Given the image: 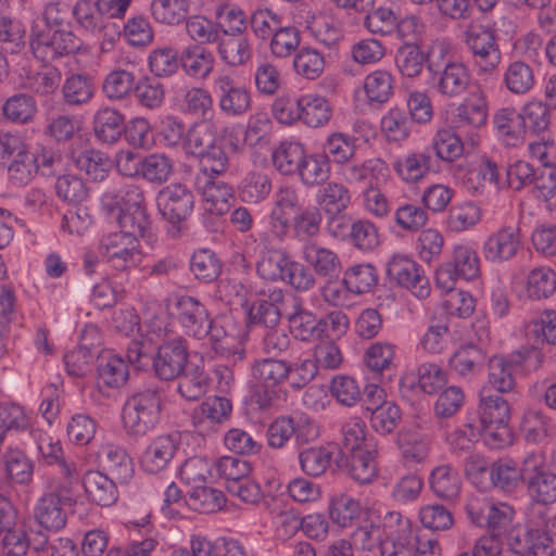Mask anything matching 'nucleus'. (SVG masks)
Here are the masks:
<instances>
[{"label":"nucleus","instance_id":"9","mask_svg":"<svg viewBox=\"0 0 556 556\" xmlns=\"http://www.w3.org/2000/svg\"><path fill=\"white\" fill-rule=\"evenodd\" d=\"M208 339L212 351L225 358L242 361L245 357V350L240 341L235 325L226 317H214L208 325Z\"/></svg>","mask_w":556,"mask_h":556},{"label":"nucleus","instance_id":"40","mask_svg":"<svg viewBox=\"0 0 556 556\" xmlns=\"http://www.w3.org/2000/svg\"><path fill=\"white\" fill-rule=\"evenodd\" d=\"M378 282V273L371 264H356L344 271L341 283L355 294L369 292Z\"/></svg>","mask_w":556,"mask_h":556},{"label":"nucleus","instance_id":"31","mask_svg":"<svg viewBox=\"0 0 556 556\" xmlns=\"http://www.w3.org/2000/svg\"><path fill=\"white\" fill-rule=\"evenodd\" d=\"M364 523L353 531L352 544L362 551L372 552L377 547L381 551L386 535L381 529V518L375 511L366 510Z\"/></svg>","mask_w":556,"mask_h":556},{"label":"nucleus","instance_id":"36","mask_svg":"<svg viewBox=\"0 0 556 556\" xmlns=\"http://www.w3.org/2000/svg\"><path fill=\"white\" fill-rule=\"evenodd\" d=\"M395 65L400 73L408 78H415L422 73L425 65L433 61L430 53H424L419 45H402L395 53Z\"/></svg>","mask_w":556,"mask_h":556},{"label":"nucleus","instance_id":"48","mask_svg":"<svg viewBox=\"0 0 556 556\" xmlns=\"http://www.w3.org/2000/svg\"><path fill=\"white\" fill-rule=\"evenodd\" d=\"M150 72L155 78L174 76L181 63V56L173 47H162L152 50L148 58Z\"/></svg>","mask_w":556,"mask_h":556},{"label":"nucleus","instance_id":"19","mask_svg":"<svg viewBox=\"0 0 556 556\" xmlns=\"http://www.w3.org/2000/svg\"><path fill=\"white\" fill-rule=\"evenodd\" d=\"M520 245V232L517 227H503L492 233L483 245L484 257L494 263L510 260Z\"/></svg>","mask_w":556,"mask_h":556},{"label":"nucleus","instance_id":"39","mask_svg":"<svg viewBox=\"0 0 556 556\" xmlns=\"http://www.w3.org/2000/svg\"><path fill=\"white\" fill-rule=\"evenodd\" d=\"M485 361L483 351L475 344L459 346L450 358L451 368L459 376L470 378L480 371Z\"/></svg>","mask_w":556,"mask_h":556},{"label":"nucleus","instance_id":"8","mask_svg":"<svg viewBox=\"0 0 556 556\" xmlns=\"http://www.w3.org/2000/svg\"><path fill=\"white\" fill-rule=\"evenodd\" d=\"M213 88L218 109L225 116L237 118L251 110L252 97L250 90L230 76L223 75L216 78Z\"/></svg>","mask_w":556,"mask_h":556},{"label":"nucleus","instance_id":"38","mask_svg":"<svg viewBox=\"0 0 556 556\" xmlns=\"http://www.w3.org/2000/svg\"><path fill=\"white\" fill-rule=\"evenodd\" d=\"M459 473L451 465L435 467L430 475V488L439 498L453 501L460 492Z\"/></svg>","mask_w":556,"mask_h":556},{"label":"nucleus","instance_id":"27","mask_svg":"<svg viewBox=\"0 0 556 556\" xmlns=\"http://www.w3.org/2000/svg\"><path fill=\"white\" fill-rule=\"evenodd\" d=\"M509 419L508 401L498 393H492L489 388H483L480 392L477 425L503 424L508 422Z\"/></svg>","mask_w":556,"mask_h":556},{"label":"nucleus","instance_id":"2","mask_svg":"<svg viewBox=\"0 0 556 556\" xmlns=\"http://www.w3.org/2000/svg\"><path fill=\"white\" fill-rule=\"evenodd\" d=\"M532 516L526 525L514 526L508 532L507 544L511 552L520 556H544L552 546L549 517L546 509H531Z\"/></svg>","mask_w":556,"mask_h":556},{"label":"nucleus","instance_id":"14","mask_svg":"<svg viewBox=\"0 0 556 556\" xmlns=\"http://www.w3.org/2000/svg\"><path fill=\"white\" fill-rule=\"evenodd\" d=\"M387 275L390 280L412 290L418 298H426L430 293L428 279L419 270L418 264L406 255H393L387 264Z\"/></svg>","mask_w":556,"mask_h":556},{"label":"nucleus","instance_id":"47","mask_svg":"<svg viewBox=\"0 0 556 556\" xmlns=\"http://www.w3.org/2000/svg\"><path fill=\"white\" fill-rule=\"evenodd\" d=\"M226 503L224 493L205 484L192 486L187 500L188 506L201 514L220 510Z\"/></svg>","mask_w":556,"mask_h":556},{"label":"nucleus","instance_id":"30","mask_svg":"<svg viewBox=\"0 0 556 556\" xmlns=\"http://www.w3.org/2000/svg\"><path fill=\"white\" fill-rule=\"evenodd\" d=\"M289 327L294 338L302 341L320 339L325 334V323L301 304H295L289 316Z\"/></svg>","mask_w":556,"mask_h":556},{"label":"nucleus","instance_id":"49","mask_svg":"<svg viewBox=\"0 0 556 556\" xmlns=\"http://www.w3.org/2000/svg\"><path fill=\"white\" fill-rule=\"evenodd\" d=\"M556 291V273L549 267H536L530 270L526 282L529 299H547Z\"/></svg>","mask_w":556,"mask_h":556},{"label":"nucleus","instance_id":"60","mask_svg":"<svg viewBox=\"0 0 556 556\" xmlns=\"http://www.w3.org/2000/svg\"><path fill=\"white\" fill-rule=\"evenodd\" d=\"M217 177L213 176V178L206 179L202 194L205 201L211 203L208 211L222 215L229 206V199L233 198V188Z\"/></svg>","mask_w":556,"mask_h":556},{"label":"nucleus","instance_id":"59","mask_svg":"<svg viewBox=\"0 0 556 556\" xmlns=\"http://www.w3.org/2000/svg\"><path fill=\"white\" fill-rule=\"evenodd\" d=\"M549 106L547 103L529 102L520 111L525 121L526 136H540L548 130L551 124Z\"/></svg>","mask_w":556,"mask_h":556},{"label":"nucleus","instance_id":"35","mask_svg":"<svg viewBox=\"0 0 556 556\" xmlns=\"http://www.w3.org/2000/svg\"><path fill=\"white\" fill-rule=\"evenodd\" d=\"M306 154L303 144L294 141H282L271 153L274 167L285 176L296 174Z\"/></svg>","mask_w":556,"mask_h":556},{"label":"nucleus","instance_id":"52","mask_svg":"<svg viewBox=\"0 0 556 556\" xmlns=\"http://www.w3.org/2000/svg\"><path fill=\"white\" fill-rule=\"evenodd\" d=\"M141 178L153 185H163L174 173L173 160L164 153H151L142 159Z\"/></svg>","mask_w":556,"mask_h":556},{"label":"nucleus","instance_id":"57","mask_svg":"<svg viewBox=\"0 0 556 556\" xmlns=\"http://www.w3.org/2000/svg\"><path fill=\"white\" fill-rule=\"evenodd\" d=\"M366 409L371 413V427L382 435L392 433L402 419L401 408L393 402L380 406H366Z\"/></svg>","mask_w":556,"mask_h":556},{"label":"nucleus","instance_id":"37","mask_svg":"<svg viewBox=\"0 0 556 556\" xmlns=\"http://www.w3.org/2000/svg\"><path fill=\"white\" fill-rule=\"evenodd\" d=\"M295 175L306 187L324 185L330 176L328 156L323 153H306Z\"/></svg>","mask_w":556,"mask_h":556},{"label":"nucleus","instance_id":"42","mask_svg":"<svg viewBox=\"0 0 556 556\" xmlns=\"http://www.w3.org/2000/svg\"><path fill=\"white\" fill-rule=\"evenodd\" d=\"M522 431L529 443L540 444L556 435V425L543 413L530 410L525 416Z\"/></svg>","mask_w":556,"mask_h":556},{"label":"nucleus","instance_id":"4","mask_svg":"<svg viewBox=\"0 0 556 556\" xmlns=\"http://www.w3.org/2000/svg\"><path fill=\"white\" fill-rule=\"evenodd\" d=\"M29 45L37 60L49 62L78 52L83 41L72 30L33 25Z\"/></svg>","mask_w":556,"mask_h":556},{"label":"nucleus","instance_id":"58","mask_svg":"<svg viewBox=\"0 0 556 556\" xmlns=\"http://www.w3.org/2000/svg\"><path fill=\"white\" fill-rule=\"evenodd\" d=\"M136 75L132 72L117 68L109 73L102 84L104 94L111 100H122L134 92Z\"/></svg>","mask_w":556,"mask_h":556},{"label":"nucleus","instance_id":"29","mask_svg":"<svg viewBox=\"0 0 556 556\" xmlns=\"http://www.w3.org/2000/svg\"><path fill=\"white\" fill-rule=\"evenodd\" d=\"M34 518L45 530L58 531L65 527L67 515L60 500L46 493L36 503Z\"/></svg>","mask_w":556,"mask_h":556},{"label":"nucleus","instance_id":"32","mask_svg":"<svg viewBox=\"0 0 556 556\" xmlns=\"http://www.w3.org/2000/svg\"><path fill=\"white\" fill-rule=\"evenodd\" d=\"M180 56V66L192 78L205 79L213 71L214 55L203 46L190 45Z\"/></svg>","mask_w":556,"mask_h":556},{"label":"nucleus","instance_id":"41","mask_svg":"<svg viewBox=\"0 0 556 556\" xmlns=\"http://www.w3.org/2000/svg\"><path fill=\"white\" fill-rule=\"evenodd\" d=\"M178 379V392L188 401L201 399L208 388V376L199 365H188Z\"/></svg>","mask_w":556,"mask_h":556},{"label":"nucleus","instance_id":"20","mask_svg":"<svg viewBox=\"0 0 556 556\" xmlns=\"http://www.w3.org/2000/svg\"><path fill=\"white\" fill-rule=\"evenodd\" d=\"M178 450V441L173 434L156 437L143 452L141 466L149 473H157L166 468Z\"/></svg>","mask_w":556,"mask_h":556},{"label":"nucleus","instance_id":"26","mask_svg":"<svg viewBox=\"0 0 556 556\" xmlns=\"http://www.w3.org/2000/svg\"><path fill=\"white\" fill-rule=\"evenodd\" d=\"M497 134L508 147H517L526 139V124L514 108L500 109L493 117Z\"/></svg>","mask_w":556,"mask_h":556},{"label":"nucleus","instance_id":"22","mask_svg":"<svg viewBox=\"0 0 556 556\" xmlns=\"http://www.w3.org/2000/svg\"><path fill=\"white\" fill-rule=\"evenodd\" d=\"M525 484L534 504L548 506L556 503V473L534 467L525 477Z\"/></svg>","mask_w":556,"mask_h":556},{"label":"nucleus","instance_id":"18","mask_svg":"<svg viewBox=\"0 0 556 556\" xmlns=\"http://www.w3.org/2000/svg\"><path fill=\"white\" fill-rule=\"evenodd\" d=\"M488 103L484 92L476 88L456 106L453 123L456 127L480 128L486 123Z\"/></svg>","mask_w":556,"mask_h":556},{"label":"nucleus","instance_id":"62","mask_svg":"<svg viewBox=\"0 0 556 556\" xmlns=\"http://www.w3.org/2000/svg\"><path fill=\"white\" fill-rule=\"evenodd\" d=\"M431 157L426 153H412L394 162L393 168L407 182L421 179L430 169Z\"/></svg>","mask_w":556,"mask_h":556},{"label":"nucleus","instance_id":"43","mask_svg":"<svg viewBox=\"0 0 556 556\" xmlns=\"http://www.w3.org/2000/svg\"><path fill=\"white\" fill-rule=\"evenodd\" d=\"M222 262L215 252L208 249L195 251L190 260V270L194 278L203 283L218 279L222 274Z\"/></svg>","mask_w":556,"mask_h":556},{"label":"nucleus","instance_id":"61","mask_svg":"<svg viewBox=\"0 0 556 556\" xmlns=\"http://www.w3.org/2000/svg\"><path fill=\"white\" fill-rule=\"evenodd\" d=\"M58 198L70 204L84 202L89 193L87 184L74 174L59 175L54 185Z\"/></svg>","mask_w":556,"mask_h":556},{"label":"nucleus","instance_id":"34","mask_svg":"<svg viewBox=\"0 0 556 556\" xmlns=\"http://www.w3.org/2000/svg\"><path fill=\"white\" fill-rule=\"evenodd\" d=\"M527 471H522L517 463L510 458H500L490 466V479L492 484L504 492H513L519 482L525 483Z\"/></svg>","mask_w":556,"mask_h":556},{"label":"nucleus","instance_id":"44","mask_svg":"<svg viewBox=\"0 0 556 556\" xmlns=\"http://www.w3.org/2000/svg\"><path fill=\"white\" fill-rule=\"evenodd\" d=\"M216 43L220 58L230 66L243 65L251 59L249 40L241 35L219 36Z\"/></svg>","mask_w":556,"mask_h":556},{"label":"nucleus","instance_id":"17","mask_svg":"<svg viewBox=\"0 0 556 556\" xmlns=\"http://www.w3.org/2000/svg\"><path fill=\"white\" fill-rule=\"evenodd\" d=\"M376 455L375 446L358 450L349 456H345L341 451V456L336 458L334 465L339 471L346 473L356 482L366 484L370 483L377 476Z\"/></svg>","mask_w":556,"mask_h":556},{"label":"nucleus","instance_id":"46","mask_svg":"<svg viewBox=\"0 0 556 556\" xmlns=\"http://www.w3.org/2000/svg\"><path fill=\"white\" fill-rule=\"evenodd\" d=\"M317 193V203L326 214L344 212L351 203L350 191L343 184L330 181L321 185Z\"/></svg>","mask_w":556,"mask_h":556},{"label":"nucleus","instance_id":"24","mask_svg":"<svg viewBox=\"0 0 556 556\" xmlns=\"http://www.w3.org/2000/svg\"><path fill=\"white\" fill-rule=\"evenodd\" d=\"M400 530L396 534H387L381 556H418V536L412 534L410 522L396 514Z\"/></svg>","mask_w":556,"mask_h":556},{"label":"nucleus","instance_id":"12","mask_svg":"<svg viewBox=\"0 0 556 556\" xmlns=\"http://www.w3.org/2000/svg\"><path fill=\"white\" fill-rule=\"evenodd\" d=\"M302 208L299 192L291 186L281 187L269 215L271 235L280 241L285 240L291 227V215L295 216Z\"/></svg>","mask_w":556,"mask_h":556},{"label":"nucleus","instance_id":"21","mask_svg":"<svg viewBox=\"0 0 556 556\" xmlns=\"http://www.w3.org/2000/svg\"><path fill=\"white\" fill-rule=\"evenodd\" d=\"M336 455L340 457L341 450L334 444L309 446L299 453V463L306 476L319 477L334 463Z\"/></svg>","mask_w":556,"mask_h":556},{"label":"nucleus","instance_id":"54","mask_svg":"<svg viewBox=\"0 0 556 556\" xmlns=\"http://www.w3.org/2000/svg\"><path fill=\"white\" fill-rule=\"evenodd\" d=\"M535 83L533 68L523 61L511 62L504 73V84L514 94H525Z\"/></svg>","mask_w":556,"mask_h":556},{"label":"nucleus","instance_id":"63","mask_svg":"<svg viewBox=\"0 0 556 556\" xmlns=\"http://www.w3.org/2000/svg\"><path fill=\"white\" fill-rule=\"evenodd\" d=\"M75 165L79 170L85 172L93 181L101 182L108 176L111 162L106 154L91 149L81 152L75 159Z\"/></svg>","mask_w":556,"mask_h":556},{"label":"nucleus","instance_id":"7","mask_svg":"<svg viewBox=\"0 0 556 556\" xmlns=\"http://www.w3.org/2000/svg\"><path fill=\"white\" fill-rule=\"evenodd\" d=\"M117 223L119 231L137 240L139 237H146L151 222L147 213L144 193L139 186H126V206L118 213Z\"/></svg>","mask_w":556,"mask_h":556},{"label":"nucleus","instance_id":"23","mask_svg":"<svg viewBox=\"0 0 556 556\" xmlns=\"http://www.w3.org/2000/svg\"><path fill=\"white\" fill-rule=\"evenodd\" d=\"M83 486L88 498L102 507L113 505L118 498L114 478L100 471H87L83 479Z\"/></svg>","mask_w":556,"mask_h":556},{"label":"nucleus","instance_id":"56","mask_svg":"<svg viewBox=\"0 0 556 556\" xmlns=\"http://www.w3.org/2000/svg\"><path fill=\"white\" fill-rule=\"evenodd\" d=\"M432 148L437 157L447 163H453L464 154V142L451 128H442L435 132Z\"/></svg>","mask_w":556,"mask_h":556},{"label":"nucleus","instance_id":"11","mask_svg":"<svg viewBox=\"0 0 556 556\" xmlns=\"http://www.w3.org/2000/svg\"><path fill=\"white\" fill-rule=\"evenodd\" d=\"M428 70L437 77V90L448 99L463 96L471 83L469 68L462 62H446L443 67L434 61H429Z\"/></svg>","mask_w":556,"mask_h":556},{"label":"nucleus","instance_id":"51","mask_svg":"<svg viewBox=\"0 0 556 556\" xmlns=\"http://www.w3.org/2000/svg\"><path fill=\"white\" fill-rule=\"evenodd\" d=\"M301 121L309 127L317 128L326 125L332 116L329 101L320 96L306 94L302 97Z\"/></svg>","mask_w":556,"mask_h":556},{"label":"nucleus","instance_id":"6","mask_svg":"<svg viewBox=\"0 0 556 556\" xmlns=\"http://www.w3.org/2000/svg\"><path fill=\"white\" fill-rule=\"evenodd\" d=\"M465 43L480 72L492 73L497 68L502 52L493 29L482 25H471L465 31Z\"/></svg>","mask_w":556,"mask_h":556},{"label":"nucleus","instance_id":"15","mask_svg":"<svg viewBox=\"0 0 556 556\" xmlns=\"http://www.w3.org/2000/svg\"><path fill=\"white\" fill-rule=\"evenodd\" d=\"M138 240L122 231L111 232L101 240L104 256L118 270L136 265L139 256Z\"/></svg>","mask_w":556,"mask_h":556},{"label":"nucleus","instance_id":"28","mask_svg":"<svg viewBox=\"0 0 556 556\" xmlns=\"http://www.w3.org/2000/svg\"><path fill=\"white\" fill-rule=\"evenodd\" d=\"M92 125L93 132L101 142L113 144L125 131V117L115 109L102 108L96 113Z\"/></svg>","mask_w":556,"mask_h":556},{"label":"nucleus","instance_id":"25","mask_svg":"<svg viewBox=\"0 0 556 556\" xmlns=\"http://www.w3.org/2000/svg\"><path fill=\"white\" fill-rule=\"evenodd\" d=\"M103 468L119 483H128L134 476L132 459L115 444H105L98 453Z\"/></svg>","mask_w":556,"mask_h":556},{"label":"nucleus","instance_id":"5","mask_svg":"<svg viewBox=\"0 0 556 556\" xmlns=\"http://www.w3.org/2000/svg\"><path fill=\"white\" fill-rule=\"evenodd\" d=\"M157 207L163 218L172 226L174 235L187 229V222L194 212L195 195L181 182L163 187L156 197Z\"/></svg>","mask_w":556,"mask_h":556},{"label":"nucleus","instance_id":"50","mask_svg":"<svg viewBox=\"0 0 556 556\" xmlns=\"http://www.w3.org/2000/svg\"><path fill=\"white\" fill-rule=\"evenodd\" d=\"M94 93L93 80L86 74H72L63 86V100L68 105H80L87 103Z\"/></svg>","mask_w":556,"mask_h":556},{"label":"nucleus","instance_id":"45","mask_svg":"<svg viewBox=\"0 0 556 556\" xmlns=\"http://www.w3.org/2000/svg\"><path fill=\"white\" fill-rule=\"evenodd\" d=\"M37 113V104L31 94L14 93L9 97L2 105L3 116L16 124L31 122Z\"/></svg>","mask_w":556,"mask_h":556},{"label":"nucleus","instance_id":"53","mask_svg":"<svg viewBox=\"0 0 556 556\" xmlns=\"http://www.w3.org/2000/svg\"><path fill=\"white\" fill-rule=\"evenodd\" d=\"M98 380L109 388H119L128 379V364L117 355L110 354L102 357L98 364Z\"/></svg>","mask_w":556,"mask_h":556},{"label":"nucleus","instance_id":"1","mask_svg":"<svg viewBox=\"0 0 556 556\" xmlns=\"http://www.w3.org/2000/svg\"><path fill=\"white\" fill-rule=\"evenodd\" d=\"M162 391L157 387H144L131 394L122 410L123 427L127 435L139 439L153 432L161 420Z\"/></svg>","mask_w":556,"mask_h":556},{"label":"nucleus","instance_id":"13","mask_svg":"<svg viewBox=\"0 0 556 556\" xmlns=\"http://www.w3.org/2000/svg\"><path fill=\"white\" fill-rule=\"evenodd\" d=\"M177 319L188 337L203 340L210 329L212 317L204 303L194 296L182 295L176 302Z\"/></svg>","mask_w":556,"mask_h":556},{"label":"nucleus","instance_id":"10","mask_svg":"<svg viewBox=\"0 0 556 556\" xmlns=\"http://www.w3.org/2000/svg\"><path fill=\"white\" fill-rule=\"evenodd\" d=\"M188 348L182 340H172L161 344L153 358V371L164 381L178 378L188 366Z\"/></svg>","mask_w":556,"mask_h":556},{"label":"nucleus","instance_id":"33","mask_svg":"<svg viewBox=\"0 0 556 556\" xmlns=\"http://www.w3.org/2000/svg\"><path fill=\"white\" fill-rule=\"evenodd\" d=\"M488 383L491 391L496 393H507L514 390L516 386L514 374L517 372L515 366L510 365L509 356L494 355L489 359Z\"/></svg>","mask_w":556,"mask_h":556},{"label":"nucleus","instance_id":"64","mask_svg":"<svg viewBox=\"0 0 556 556\" xmlns=\"http://www.w3.org/2000/svg\"><path fill=\"white\" fill-rule=\"evenodd\" d=\"M198 556H247L244 548L233 539L218 538L210 541L205 536H195Z\"/></svg>","mask_w":556,"mask_h":556},{"label":"nucleus","instance_id":"55","mask_svg":"<svg viewBox=\"0 0 556 556\" xmlns=\"http://www.w3.org/2000/svg\"><path fill=\"white\" fill-rule=\"evenodd\" d=\"M73 17L84 31L94 35L104 28V16L96 1L78 0L72 10Z\"/></svg>","mask_w":556,"mask_h":556},{"label":"nucleus","instance_id":"3","mask_svg":"<svg viewBox=\"0 0 556 556\" xmlns=\"http://www.w3.org/2000/svg\"><path fill=\"white\" fill-rule=\"evenodd\" d=\"M288 362L263 358L252 366L255 383L251 387V400L262 410H267L286 394L282 384L288 380Z\"/></svg>","mask_w":556,"mask_h":556},{"label":"nucleus","instance_id":"16","mask_svg":"<svg viewBox=\"0 0 556 556\" xmlns=\"http://www.w3.org/2000/svg\"><path fill=\"white\" fill-rule=\"evenodd\" d=\"M302 256L313 273L320 278H339L342 263L339 254L315 240H307L302 249Z\"/></svg>","mask_w":556,"mask_h":556}]
</instances>
